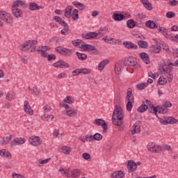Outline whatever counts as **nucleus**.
I'll use <instances>...</instances> for the list:
<instances>
[{"label":"nucleus","mask_w":178,"mask_h":178,"mask_svg":"<svg viewBox=\"0 0 178 178\" xmlns=\"http://www.w3.org/2000/svg\"><path fill=\"white\" fill-rule=\"evenodd\" d=\"M64 115H67V116H70V118H73L77 115V111L74 109H70L67 111H63Z\"/></svg>","instance_id":"nucleus-19"},{"label":"nucleus","mask_w":178,"mask_h":178,"mask_svg":"<svg viewBox=\"0 0 178 178\" xmlns=\"http://www.w3.org/2000/svg\"><path fill=\"white\" fill-rule=\"evenodd\" d=\"M13 6L14 8H26V2L23 1V0H17L13 2Z\"/></svg>","instance_id":"nucleus-18"},{"label":"nucleus","mask_w":178,"mask_h":178,"mask_svg":"<svg viewBox=\"0 0 178 178\" xmlns=\"http://www.w3.org/2000/svg\"><path fill=\"white\" fill-rule=\"evenodd\" d=\"M115 74H120V72H122V63L120 62L115 63Z\"/></svg>","instance_id":"nucleus-35"},{"label":"nucleus","mask_w":178,"mask_h":178,"mask_svg":"<svg viewBox=\"0 0 178 178\" xmlns=\"http://www.w3.org/2000/svg\"><path fill=\"white\" fill-rule=\"evenodd\" d=\"M24 111L27 115H33L34 113L28 101H25L24 103Z\"/></svg>","instance_id":"nucleus-13"},{"label":"nucleus","mask_w":178,"mask_h":178,"mask_svg":"<svg viewBox=\"0 0 178 178\" xmlns=\"http://www.w3.org/2000/svg\"><path fill=\"white\" fill-rule=\"evenodd\" d=\"M40 92V90L38 88H32V92L31 94H33V95H38Z\"/></svg>","instance_id":"nucleus-54"},{"label":"nucleus","mask_w":178,"mask_h":178,"mask_svg":"<svg viewBox=\"0 0 178 178\" xmlns=\"http://www.w3.org/2000/svg\"><path fill=\"white\" fill-rule=\"evenodd\" d=\"M149 112H150V113H154L156 116H158V108H156V106L155 107L154 104H152V106H150V108H149Z\"/></svg>","instance_id":"nucleus-42"},{"label":"nucleus","mask_w":178,"mask_h":178,"mask_svg":"<svg viewBox=\"0 0 178 178\" xmlns=\"http://www.w3.org/2000/svg\"><path fill=\"white\" fill-rule=\"evenodd\" d=\"M13 15L15 17H23V11L20 8H17V7H15V6H13L11 8Z\"/></svg>","instance_id":"nucleus-11"},{"label":"nucleus","mask_w":178,"mask_h":178,"mask_svg":"<svg viewBox=\"0 0 178 178\" xmlns=\"http://www.w3.org/2000/svg\"><path fill=\"white\" fill-rule=\"evenodd\" d=\"M6 99L8 101H12V99H15V92L10 91L6 95Z\"/></svg>","instance_id":"nucleus-45"},{"label":"nucleus","mask_w":178,"mask_h":178,"mask_svg":"<svg viewBox=\"0 0 178 178\" xmlns=\"http://www.w3.org/2000/svg\"><path fill=\"white\" fill-rule=\"evenodd\" d=\"M147 149L150 152H154V154H159L162 151H169L170 149V146L165 145L161 147L159 145H156L154 143H149L147 145Z\"/></svg>","instance_id":"nucleus-2"},{"label":"nucleus","mask_w":178,"mask_h":178,"mask_svg":"<svg viewBox=\"0 0 178 178\" xmlns=\"http://www.w3.org/2000/svg\"><path fill=\"white\" fill-rule=\"evenodd\" d=\"M31 52H41V47L37 46H33Z\"/></svg>","instance_id":"nucleus-55"},{"label":"nucleus","mask_w":178,"mask_h":178,"mask_svg":"<svg viewBox=\"0 0 178 178\" xmlns=\"http://www.w3.org/2000/svg\"><path fill=\"white\" fill-rule=\"evenodd\" d=\"M167 82H168V81H166V79L163 78L162 76H160L158 80V84L159 86H163V84H166Z\"/></svg>","instance_id":"nucleus-51"},{"label":"nucleus","mask_w":178,"mask_h":178,"mask_svg":"<svg viewBox=\"0 0 178 178\" xmlns=\"http://www.w3.org/2000/svg\"><path fill=\"white\" fill-rule=\"evenodd\" d=\"M81 73H83V74H90V73H91V70L81 68Z\"/></svg>","instance_id":"nucleus-57"},{"label":"nucleus","mask_w":178,"mask_h":178,"mask_svg":"<svg viewBox=\"0 0 178 178\" xmlns=\"http://www.w3.org/2000/svg\"><path fill=\"white\" fill-rule=\"evenodd\" d=\"M55 59H56V56L54 54H49L47 56V60H49V62H51V60H55Z\"/></svg>","instance_id":"nucleus-58"},{"label":"nucleus","mask_w":178,"mask_h":178,"mask_svg":"<svg viewBox=\"0 0 178 178\" xmlns=\"http://www.w3.org/2000/svg\"><path fill=\"white\" fill-rule=\"evenodd\" d=\"M30 10H40V9H44V7L38 6L36 3H29Z\"/></svg>","instance_id":"nucleus-24"},{"label":"nucleus","mask_w":178,"mask_h":178,"mask_svg":"<svg viewBox=\"0 0 178 178\" xmlns=\"http://www.w3.org/2000/svg\"><path fill=\"white\" fill-rule=\"evenodd\" d=\"M76 55L78 59H79V60H86V59H87V55H86L84 54H81L79 51H76Z\"/></svg>","instance_id":"nucleus-41"},{"label":"nucleus","mask_w":178,"mask_h":178,"mask_svg":"<svg viewBox=\"0 0 178 178\" xmlns=\"http://www.w3.org/2000/svg\"><path fill=\"white\" fill-rule=\"evenodd\" d=\"M147 87H148V83H142L136 86L138 90H144V88H147Z\"/></svg>","instance_id":"nucleus-48"},{"label":"nucleus","mask_w":178,"mask_h":178,"mask_svg":"<svg viewBox=\"0 0 178 178\" xmlns=\"http://www.w3.org/2000/svg\"><path fill=\"white\" fill-rule=\"evenodd\" d=\"M157 112L159 113H168L169 108H167L163 104L162 106H156Z\"/></svg>","instance_id":"nucleus-25"},{"label":"nucleus","mask_w":178,"mask_h":178,"mask_svg":"<svg viewBox=\"0 0 178 178\" xmlns=\"http://www.w3.org/2000/svg\"><path fill=\"white\" fill-rule=\"evenodd\" d=\"M62 152L65 155H69L72 152V148L67 146H63L61 148Z\"/></svg>","instance_id":"nucleus-38"},{"label":"nucleus","mask_w":178,"mask_h":178,"mask_svg":"<svg viewBox=\"0 0 178 178\" xmlns=\"http://www.w3.org/2000/svg\"><path fill=\"white\" fill-rule=\"evenodd\" d=\"M43 111L44 113H48V112H51V111H52V108L50 107L49 105L47 104L43 107Z\"/></svg>","instance_id":"nucleus-53"},{"label":"nucleus","mask_w":178,"mask_h":178,"mask_svg":"<svg viewBox=\"0 0 178 178\" xmlns=\"http://www.w3.org/2000/svg\"><path fill=\"white\" fill-rule=\"evenodd\" d=\"M81 171L79 169H75L72 171L71 175L72 177H77L78 176H80Z\"/></svg>","instance_id":"nucleus-49"},{"label":"nucleus","mask_w":178,"mask_h":178,"mask_svg":"<svg viewBox=\"0 0 178 178\" xmlns=\"http://www.w3.org/2000/svg\"><path fill=\"white\" fill-rule=\"evenodd\" d=\"M72 10H73V8L71 6H67L65 9V16L67 19H70V17H72Z\"/></svg>","instance_id":"nucleus-26"},{"label":"nucleus","mask_w":178,"mask_h":178,"mask_svg":"<svg viewBox=\"0 0 178 178\" xmlns=\"http://www.w3.org/2000/svg\"><path fill=\"white\" fill-rule=\"evenodd\" d=\"M67 74L65 72H61L58 75V79H66Z\"/></svg>","instance_id":"nucleus-63"},{"label":"nucleus","mask_w":178,"mask_h":178,"mask_svg":"<svg viewBox=\"0 0 178 178\" xmlns=\"http://www.w3.org/2000/svg\"><path fill=\"white\" fill-rule=\"evenodd\" d=\"M137 44L140 48H143V49L148 48V42L144 40H138Z\"/></svg>","instance_id":"nucleus-33"},{"label":"nucleus","mask_w":178,"mask_h":178,"mask_svg":"<svg viewBox=\"0 0 178 178\" xmlns=\"http://www.w3.org/2000/svg\"><path fill=\"white\" fill-rule=\"evenodd\" d=\"M81 73V69H76L74 71H72V76H79Z\"/></svg>","instance_id":"nucleus-62"},{"label":"nucleus","mask_w":178,"mask_h":178,"mask_svg":"<svg viewBox=\"0 0 178 178\" xmlns=\"http://www.w3.org/2000/svg\"><path fill=\"white\" fill-rule=\"evenodd\" d=\"M168 124H175L177 123L178 120L175 119L173 117H167Z\"/></svg>","instance_id":"nucleus-44"},{"label":"nucleus","mask_w":178,"mask_h":178,"mask_svg":"<svg viewBox=\"0 0 178 178\" xmlns=\"http://www.w3.org/2000/svg\"><path fill=\"white\" fill-rule=\"evenodd\" d=\"M72 5L76 7L77 9H79V10H84L86 9V6H84L82 3H80L79 1L72 2Z\"/></svg>","instance_id":"nucleus-31"},{"label":"nucleus","mask_w":178,"mask_h":178,"mask_svg":"<svg viewBox=\"0 0 178 178\" xmlns=\"http://www.w3.org/2000/svg\"><path fill=\"white\" fill-rule=\"evenodd\" d=\"M11 140H12V136L8 137L6 136V137H3V141L4 142L5 145H6V144H9Z\"/></svg>","instance_id":"nucleus-52"},{"label":"nucleus","mask_w":178,"mask_h":178,"mask_svg":"<svg viewBox=\"0 0 178 178\" xmlns=\"http://www.w3.org/2000/svg\"><path fill=\"white\" fill-rule=\"evenodd\" d=\"M94 124H97V126H102L103 129V133H106V131L108 130V124H106V122H105L104 120L102 119H95L93 121Z\"/></svg>","instance_id":"nucleus-8"},{"label":"nucleus","mask_w":178,"mask_h":178,"mask_svg":"<svg viewBox=\"0 0 178 178\" xmlns=\"http://www.w3.org/2000/svg\"><path fill=\"white\" fill-rule=\"evenodd\" d=\"M147 109H148V106L145 104V102L143 101L142 105L137 108V111L139 113H144Z\"/></svg>","instance_id":"nucleus-28"},{"label":"nucleus","mask_w":178,"mask_h":178,"mask_svg":"<svg viewBox=\"0 0 178 178\" xmlns=\"http://www.w3.org/2000/svg\"><path fill=\"white\" fill-rule=\"evenodd\" d=\"M95 49H97L92 44H84L83 46V51H88L90 52V51H95Z\"/></svg>","instance_id":"nucleus-37"},{"label":"nucleus","mask_w":178,"mask_h":178,"mask_svg":"<svg viewBox=\"0 0 178 178\" xmlns=\"http://www.w3.org/2000/svg\"><path fill=\"white\" fill-rule=\"evenodd\" d=\"M140 2L146 9L148 10H152V4H151L148 0H140Z\"/></svg>","instance_id":"nucleus-27"},{"label":"nucleus","mask_w":178,"mask_h":178,"mask_svg":"<svg viewBox=\"0 0 178 178\" xmlns=\"http://www.w3.org/2000/svg\"><path fill=\"white\" fill-rule=\"evenodd\" d=\"M102 138H103L102 134L99 133H96L93 135V139L95 141H101Z\"/></svg>","instance_id":"nucleus-47"},{"label":"nucleus","mask_w":178,"mask_h":178,"mask_svg":"<svg viewBox=\"0 0 178 178\" xmlns=\"http://www.w3.org/2000/svg\"><path fill=\"white\" fill-rule=\"evenodd\" d=\"M107 32L108 28H106V26L102 27L99 29V34L102 37H103V35H105V34H106Z\"/></svg>","instance_id":"nucleus-43"},{"label":"nucleus","mask_w":178,"mask_h":178,"mask_svg":"<svg viewBox=\"0 0 178 178\" xmlns=\"http://www.w3.org/2000/svg\"><path fill=\"white\" fill-rule=\"evenodd\" d=\"M108 63H109V60L108 59L104 60L102 62H100L98 65L99 70H104V69H105V67L106 66V65H108Z\"/></svg>","instance_id":"nucleus-30"},{"label":"nucleus","mask_w":178,"mask_h":178,"mask_svg":"<svg viewBox=\"0 0 178 178\" xmlns=\"http://www.w3.org/2000/svg\"><path fill=\"white\" fill-rule=\"evenodd\" d=\"M63 102L72 104H73V102H74V99H73V97H72V96H67L66 98L63 99Z\"/></svg>","instance_id":"nucleus-46"},{"label":"nucleus","mask_w":178,"mask_h":178,"mask_svg":"<svg viewBox=\"0 0 178 178\" xmlns=\"http://www.w3.org/2000/svg\"><path fill=\"white\" fill-rule=\"evenodd\" d=\"M29 141L31 145L34 147H38V145H41L42 144V140L39 136H33L29 138Z\"/></svg>","instance_id":"nucleus-7"},{"label":"nucleus","mask_w":178,"mask_h":178,"mask_svg":"<svg viewBox=\"0 0 178 178\" xmlns=\"http://www.w3.org/2000/svg\"><path fill=\"white\" fill-rule=\"evenodd\" d=\"M72 19L74 21L79 20V10L74 9L72 13Z\"/></svg>","instance_id":"nucleus-39"},{"label":"nucleus","mask_w":178,"mask_h":178,"mask_svg":"<svg viewBox=\"0 0 178 178\" xmlns=\"http://www.w3.org/2000/svg\"><path fill=\"white\" fill-rule=\"evenodd\" d=\"M86 141H89L90 143H91V141H94V136H92V135H90V136L87 135L86 136Z\"/></svg>","instance_id":"nucleus-64"},{"label":"nucleus","mask_w":178,"mask_h":178,"mask_svg":"<svg viewBox=\"0 0 178 178\" xmlns=\"http://www.w3.org/2000/svg\"><path fill=\"white\" fill-rule=\"evenodd\" d=\"M24 143H26V139L24 138H17L10 143V146L15 147V145H22L24 144Z\"/></svg>","instance_id":"nucleus-12"},{"label":"nucleus","mask_w":178,"mask_h":178,"mask_svg":"<svg viewBox=\"0 0 178 178\" xmlns=\"http://www.w3.org/2000/svg\"><path fill=\"white\" fill-rule=\"evenodd\" d=\"M82 156L83 159H86V161H90V159H91V156L88 153H83Z\"/></svg>","instance_id":"nucleus-60"},{"label":"nucleus","mask_w":178,"mask_h":178,"mask_svg":"<svg viewBox=\"0 0 178 178\" xmlns=\"http://www.w3.org/2000/svg\"><path fill=\"white\" fill-rule=\"evenodd\" d=\"M131 134H140L141 133V129H140V126L135 124L133 125L132 129H131Z\"/></svg>","instance_id":"nucleus-22"},{"label":"nucleus","mask_w":178,"mask_h":178,"mask_svg":"<svg viewBox=\"0 0 178 178\" xmlns=\"http://www.w3.org/2000/svg\"><path fill=\"white\" fill-rule=\"evenodd\" d=\"M55 51H57L58 54H60V55H64V56H71L72 54H73V51H72V49L60 46L56 47Z\"/></svg>","instance_id":"nucleus-5"},{"label":"nucleus","mask_w":178,"mask_h":178,"mask_svg":"<svg viewBox=\"0 0 178 178\" xmlns=\"http://www.w3.org/2000/svg\"><path fill=\"white\" fill-rule=\"evenodd\" d=\"M140 57L146 65H149V63H151V61L149 60V56L148 55V54L145 52H142L140 54Z\"/></svg>","instance_id":"nucleus-17"},{"label":"nucleus","mask_w":178,"mask_h":178,"mask_svg":"<svg viewBox=\"0 0 178 178\" xmlns=\"http://www.w3.org/2000/svg\"><path fill=\"white\" fill-rule=\"evenodd\" d=\"M111 177L113 178H123L124 177V172L122 171H115L111 175Z\"/></svg>","instance_id":"nucleus-23"},{"label":"nucleus","mask_w":178,"mask_h":178,"mask_svg":"<svg viewBox=\"0 0 178 178\" xmlns=\"http://www.w3.org/2000/svg\"><path fill=\"white\" fill-rule=\"evenodd\" d=\"M60 24V26H63V27H64L65 31H69V30H70L69 25H67V23H66V22H65V20L62 19Z\"/></svg>","instance_id":"nucleus-50"},{"label":"nucleus","mask_w":178,"mask_h":178,"mask_svg":"<svg viewBox=\"0 0 178 178\" xmlns=\"http://www.w3.org/2000/svg\"><path fill=\"white\" fill-rule=\"evenodd\" d=\"M132 102H128L127 104V111H128V112H131V109H133Z\"/></svg>","instance_id":"nucleus-56"},{"label":"nucleus","mask_w":178,"mask_h":178,"mask_svg":"<svg viewBox=\"0 0 178 178\" xmlns=\"http://www.w3.org/2000/svg\"><path fill=\"white\" fill-rule=\"evenodd\" d=\"M113 19L115 20V22H122V20L124 19V15H123L122 13H115L113 15Z\"/></svg>","instance_id":"nucleus-34"},{"label":"nucleus","mask_w":178,"mask_h":178,"mask_svg":"<svg viewBox=\"0 0 178 178\" xmlns=\"http://www.w3.org/2000/svg\"><path fill=\"white\" fill-rule=\"evenodd\" d=\"M0 19L6 23H8V24L13 23V17H12V15L5 11L0 10Z\"/></svg>","instance_id":"nucleus-4"},{"label":"nucleus","mask_w":178,"mask_h":178,"mask_svg":"<svg viewBox=\"0 0 178 178\" xmlns=\"http://www.w3.org/2000/svg\"><path fill=\"white\" fill-rule=\"evenodd\" d=\"M72 45L74 47H77V48H83L84 49V42L81 41V40H75L72 41Z\"/></svg>","instance_id":"nucleus-20"},{"label":"nucleus","mask_w":178,"mask_h":178,"mask_svg":"<svg viewBox=\"0 0 178 178\" xmlns=\"http://www.w3.org/2000/svg\"><path fill=\"white\" fill-rule=\"evenodd\" d=\"M38 42L35 40H29L23 44L21 49L22 51H29L30 48H33L34 45H37Z\"/></svg>","instance_id":"nucleus-6"},{"label":"nucleus","mask_w":178,"mask_h":178,"mask_svg":"<svg viewBox=\"0 0 178 178\" xmlns=\"http://www.w3.org/2000/svg\"><path fill=\"white\" fill-rule=\"evenodd\" d=\"M175 14L173 12L169 11L166 13V17H168V19H172V17H175Z\"/></svg>","instance_id":"nucleus-61"},{"label":"nucleus","mask_w":178,"mask_h":178,"mask_svg":"<svg viewBox=\"0 0 178 178\" xmlns=\"http://www.w3.org/2000/svg\"><path fill=\"white\" fill-rule=\"evenodd\" d=\"M60 172L62 175H65L67 177H70V168L63 169L62 168H60Z\"/></svg>","instance_id":"nucleus-40"},{"label":"nucleus","mask_w":178,"mask_h":178,"mask_svg":"<svg viewBox=\"0 0 178 178\" xmlns=\"http://www.w3.org/2000/svg\"><path fill=\"white\" fill-rule=\"evenodd\" d=\"M159 122L160 123H161V124H168V117H163V118H160Z\"/></svg>","instance_id":"nucleus-59"},{"label":"nucleus","mask_w":178,"mask_h":178,"mask_svg":"<svg viewBox=\"0 0 178 178\" xmlns=\"http://www.w3.org/2000/svg\"><path fill=\"white\" fill-rule=\"evenodd\" d=\"M172 66H173V63H169L168 65L162 66V70L163 74L167 75L168 83H172L173 80V74H172V69L173 67Z\"/></svg>","instance_id":"nucleus-3"},{"label":"nucleus","mask_w":178,"mask_h":178,"mask_svg":"<svg viewBox=\"0 0 178 178\" xmlns=\"http://www.w3.org/2000/svg\"><path fill=\"white\" fill-rule=\"evenodd\" d=\"M126 99L128 102H134V97L133 96V91L131 89H128Z\"/></svg>","instance_id":"nucleus-29"},{"label":"nucleus","mask_w":178,"mask_h":178,"mask_svg":"<svg viewBox=\"0 0 178 178\" xmlns=\"http://www.w3.org/2000/svg\"><path fill=\"white\" fill-rule=\"evenodd\" d=\"M123 118H124V113L122 107L116 105L113 113L112 122L114 126H122L123 124Z\"/></svg>","instance_id":"nucleus-1"},{"label":"nucleus","mask_w":178,"mask_h":178,"mask_svg":"<svg viewBox=\"0 0 178 178\" xmlns=\"http://www.w3.org/2000/svg\"><path fill=\"white\" fill-rule=\"evenodd\" d=\"M127 168L129 173H131V172H134L136 169H137V163H134V161L130 160L128 161L127 164Z\"/></svg>","instance_id":"nucleus-16"},{"label":"nucleus","mask_w":178,"mask_h":178,"mask_svg":"<svg viewBox=\"0 0 178 178\" xmlns=\"http://www.w3.org/2000/svg\"><path fill=\"white\" fill-rule=\"evenodd\" d=\"M158 24H156L152 20H148L145 22L146 27H148L149 29H158Z\"/></svg>","instance_id":"nucleus-21"},{"label":"nucleus","mask_w":178,"mask_h":178,"mask_svg":"<svg viewBox=\"0 0 178 178\" xmlns=\"http://www.w3.org/2000/svg\"><path fill=\"white\" fill-rule=\"evenodd\" d=\"M127 26L128 29H134L136 26H138V25H137V24H136L134 20L133 19H129L128 21H127Z\"/></svg>","instance_id":"nucleus-36"},{"label":"nucleus","mask_w":178,"mask_h":178,"mask_svg":"<svg viewBox=\"0 0 178 178\" xmlns=\"http://www.w3.org/2000/svg\"><path fill=\"white\" fill-rule=\"evenodd\" d=\"M54 118H55L54 115L47 114L41 116L42 120H44V122H52Z\"/></svg>","instance_id":"nucleus-32"},{"label":"nucleus","mask_w":178,"mask_h":178,"mask_svg":"<svg viewBox=\"0 0 178 178\" xmlns=\"http://www.w3.org/2000/svg\"><path fill=\"white\" fill-rule=\"evenodd\" d=\"M53 66H54V67H59L60 69H69V67H70V65L67 63L62 60L54 63Z\"/></svg>","instance_id":"nucleus-9"},{"label":"nucleus","mask_w":178,"mask_h":178,"mask_svg":"<svg viewBox=\"0 0 178 178\" xmlns=\"http://www.w3.org/2000/svg\"><path fill=\"white\" fill-rule=\"evenodd\" d=\"M162 47L158 44H152L149 47V51L151 54H159Z\"/></svg>","instance_id":"nucleus-14"},{"label":"nucleus","mask_w":178,"mask_h":178,"mask_svg":"<svg viewBox=\"0 0 178 178\" xmlns=\"http://www.w3.org/2000/svg\"><path fill=\"white\" fill-rule=\"evenodd\" d=\"M123 45L127 49H138V46L130 41L124 42Z\"/></svg>","instance_id":"nucleus-15"},{"label":"nucleus","mask_w":178,"mask_h":178,"mask_svg":"<svg viewBox=\"0 0 178 178\" xmlns=\"http://www.w3.org/2000/svg\"><path fill=\"white\" fill-rule=\"evenodd\" d=\"M124 66H136L137 65V60L133 57H129L124 60Z\"/></svg>","instance_id":"nucleus-10"}]
</instances>
